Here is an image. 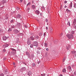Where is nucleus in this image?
Wrapping results in <instances>:
<instances>
[{
	"label": "nucleus",
	"mask_w": 76,
	"mask_h": 76,
	"mask_svg": "<svg viewBox=\"0 0 76 76\" xmlns=\"http://www.w3.org/2000/svg\"><path fill=\"white\" fill-rule=\"evenodd\" d=\"M66 36L69 39H71V38L73 39V35L71 34H67Z\"/></svg>",
	"instance_id": "nucleus-1"
},
{
	"label": "nucleus",
	"mask_w": 76,
	"mask_h": 76,
	"mask_svg": "<svg viewBox=\"0 0 76 76\" xmlns=\"http://www.w3.org/2000/svg\"><path fill=\"white\" fill-rule=\"evenodd\" d=\"M73 25H75L74 26V27L76 29V19H75L73 22Z\"/></svg>",
	"instance_id": "nucleus-2"
},
{
	"label": "nucleus",
	"mask_w": 76,
	"mask_h": 76,
	"mask_svg": "<svg viewBox=\"0 0 76 76\" xmlns=\"http://www.w3.org/2000/svg\"><path fill=\"white\" fill-rule=\"evenodd\" d=\"M71 53L73 55L74 57H76V51H72Z\"/></svg>",
	"instance_id": "nucleus-3"
},
{
	"label": "nucleus",
	"mask_w": 76,
	"mask_h": 76,
	"mask_svg": "<svg viewBox=\"0 0 76 76\" xmlns=\"http://www.w3.org/2000/svg\"><path fill=\"white\" fill-rule=\"evenodd\" d=\"M33 44L34 45V46L37 47L38 46V42H33Z\"/></svg>",
	"instance_id": "nucleus-4"
},
{
	"label": "nucleus",
	"mask_w": 76,
	"mask_h": 76,
	"mask_svg": "<svg viewBox=\"0 0 76 76\" xmlns=\"http://www.w3.org/2000/svg\"><path fill=\"white\" fill-rule=\"evenodd\" d=\"M65 23L66 25H68V26H70V22L69 21H66L65 22Z\"/></svg>",
	"instance_id": "nucleus-5"
},
{
	"label": "nucleus",
	"mask_w": 76,
	"mask_h": 76,
	"mask_svg": "<svg viewBox=\"0 0 76 76\" xmlns=\"http://www.w3.org/2000/svg\"><path fill=\"white\" fill-rule=\"evenodd\" d=\"M31 40L30 39V38H28L27 41V44H28V45H30V44H31Z\"/></svg>",
	"instance_id": "nucleus-6"
},
{
	"label": "nucleus",
	"mask_w": 76,
	"mask_h": 76,
	"mask_svg": "<svg viewBox=\"0 0 76 76\" xmlns=\"http://www.w3.org/2000/svg\"><path fill=\"white\" fill-rule=\"evenodd\" d=\"M13 32L15 34H18V33H19V31L17 30H14Z\"/></svg>",
	"instance_id": "nucleus-7"
},
{
	"label": "nucleus",
	"mask_w": 76,
	"mask_h": 76,
	"mask_svg": "<svg viewBox=\"0 0 76 76\" xmlns=\"http://www.w3.org/2000/svg\"><path fill=\"white\" fill-rule=\"evenodd\" d=\"M8 46H9V45H8V44H6L4 45H3V47L4 48H6L7 47H8Z\"/></svg>",
	"instance_id": "nucleus-8"
},
{
	"label": "nucleus",
	"mask_w": 76,
	"mask_h": 76,
	"mask_svg": "<svg viewBox=\"0 0 76 76\" xmlns=\"http://www.w3.org/2000/svg\"><path fill=\"white\" fill-rule=\"evenodd\" d=\"M50 33H53V28L52 27H50Z\"/></svg>",
	"instance_id": "nucleus-9"
},
{
	"label": "nucleus",
	"mask_w": 76,
	"mask_h": 76,
	"mask_svg": "<svg viewBox=\"0 0 76 76\" xmlns=\"http://www.w3.org/2000/svg\"><path fill=\"white\" fill-rule=\"evenodd\" d=\"M3 39L4 41H6L7 39V37L5 36H4L3 37Z\"/></svg>",
	"instance_id": "nucleus-10"
},
{
	"label": "nucleus",
	"mask_w": 76,
	"mask_h": 76,
	"mask_svg": "<svg viewBox=\"0 0 76 76\" xmlns=\"http://www.w3.org/2000/svg\"><path fill=\"white\" fill-rule=\"evenodd\" d=\"M30 38L31 39V40H34V38H35V37L31 36L30 37Z\"/></svg>",
	"instance_id": "nucleus-11"
},
{
	"label": "nucleus",
	"mask_w": 76,
	"mask_h": 76,
	"mask_svg": "<svg viewBox=\"0 0 76 76\" xmlns=\"http://www.w3.org/2000/svg\"><path fill=\"white\" fill-rule=\"evenodd\" d=\"M72 7V3L71 2L70 4L69 8L71 9Z\"/></svg>",
	"instance_id": "nucleus-12"
},
{
	"label": "nucleus",
	"mask_w": 76,
	"mask_h": 76,
	"mask_svg": "<svg viewBox=\"0 0 76 76\" xmlns=\"http://www.w3.org/2000/svg\"><path fill=\"white\" fill-rule=\"evenodd\" d=\"M36 13L38 14H39V11L38 10H37L36 11Z\"/></svg>",
	"instance_id": "nucleus-13"
},
{
	"label": "nucleus",
	"mask_w": 76,
	"mask_h": 76,
	"mask_svg": "<svg viewBox=\"0 0 76 76\" xmlns=\"http://www.w3.org/2000/svg\"><path fill=\"white\" fill-rule=\"evenodd\" d=\"M67 69L70 70L71 69V67L70 66H68L67 67Z\"/></svg>",
	"instance_id": "nucleus-14"
},
{
	"label": "nucleus",
	"mask_w": 76,
	"mask_h": 76,
	"mask_svg": "<svg viewBox=\"0 0 76 76\" xmlns=\"http://www.w3.org/2000/svg\"><path fill=\"white\" fill-rule=\"evenodd\" d=\"M66 12H68V13H70V11L69 10V9H67L66 10Z\"/></svg>",
	"instance_id": "nucleus-15"
},
{
	"label": "nucleus",
	"mask_w": 76,
	"mask_h": 76,
	"mask_svg": "<svg viewBox=\"0 0 76 76\" xmlns=\"http://www.w3.org/2000/svg\"><path fill=\"white\" fill-rule=\"evenodd\" d=\"M26 54L27 55V56H29V53L28 52H26Z\"/></svg>",
	"instance_id": "nucleus-16"
},
{
	"label": "nucleus",
	"mask_w": 76,
	"mask_h": 76,
	"mask_svg": "<svg viewBox=\"0 0 76 76\" xmlns=\"http://www.w3.org/2000/svg\"><path fill=\"white\" fill-rule=\"evenodd\" d=\"M5 72L6 73V75H7V74L8 73V72H7V69H6V70H5Z\"/></svg>",
	"instance_id": "nucleus-17"
},
{
	"label": "nucleus",
	"mask_w": 76,
	"mask_h": 76,
	"mask_svg": "<svg viewBox=\"0 0 76 76\" xmlns=\"http://www.w3.org/2000/svg\"><path fill=\"white\" fill-rule=\"evenodd\" d=\"M32 7L33 9H35V5H33L32 6Z\"/></svg>",
	"instance_id": "nucleus-18"
},
{
	"label": "nucleus",
	"mask_w": 76,
	"mask_h": 76,
	"mask_svg": "<svg viewBox=\"0 0 76 76\" xmlns=\"http://www.w3.org/2000/svg\"><path fill=\"white\" fill-rule=\"evenodd\" d=\"M35 38H36V39H38V38H39L38 36H35Z\"/></svg>",
	"instance_id": "nucleus-19"
},
{
	"label": "nucleus",
	"mask_w": 76,
	"mask_h": 76,
	"mask_svg": "<svg viewBox=\"0 0 76 76\" xmlns=\"http://www.w3.org/2000/svg\"><path fill=\"white\" fill-rule=\"evenodd\" d=\"M66 69H64L62 70V72H66Z\"/></svg>",
	"instance_id": "nucleus-20"
},
{
	"label": "nucleus",
	"mask_w": 76,
	"mask_h": 76,
	"mask_svg": "<svg viewBox=\"0 0 76 76\" xmlns=\"http://www.w3.org/2000/svg\"><path fill=\"white\" fill-rule=\"evenodd\" d=\"M21 17V15H20L19 14L18 15V18H20Z\"/></svg>",
	"instance_id": "nucleus-21"
},
{
	"label": "nucleus",
	"mask_w": 76,
	"mask_h": 76,
	"mask_svg": "<svg viewBox=\"0 0 76 76\" xmlns=\"http://www.w3.org/2000/svg\"><path fill=\"white\" fill-rule=\"evenodd\" d=\"M4 76V74L3 73H1L0 74V76Z\"/></svg>",
	"instance_id": "nucleus-22"
},
{
	"label": "nucleus",
	"mask_w": 76,
	"mask_h": 76,
	"mask_svg": "<svg viewBox=\"0 0 76 76\" xmlns=\"http://www.w3.org/2000/svg\"><path fill=\"white\" fill-rule=\"evenodd\" d=\"M11 49L12 51H16V50H15V49H14L13 48H11Z\"/></svg>",
	"instance_id": "nucleus-23"
},
{
	"label": "nucleus",
	"mask_w": 76,
	"mask_h": 76,
	"mask_svg": "<svg viewBox=\"0 0 76 76\" xmlns=\"http://www.w3.org/2000/svg\"><path fill=\"white\" fill-rule=\"evenodd\" d=\"M0 32H3V29H2V28L0 29Z\"/></svg>",
	"instance_id": "nucleus-24"
},
{
	"label": "nucleus",
	"mask_w": 76,
	"mask_h": 76,
	"mask_svg": "<svg viewBox=\"0 0 76 76\" xmlns=\"http://www.w3.org/2000/svg\"><path fill=\"white\" fill-rule=\"evenodd\" d=\"M12 31V28H10L8 30V31Z\"/></svg>",
	"instance_id": "nucleus-25"
},
{
	"label": "nucleus",
	"mask_w": 76,
	"mask_h": 76,
	"mask_svg": "<svg viewBox=\"0 0 76 76\" xmlns=\"http://www.w3.org/2000/svg\"><path fill=\"white\" fill-rule=\"evenodd\" d=\"M33 46H34L33 45V44H31V45H30L31 48H32Z\"/></svg>",
	"instance_id": "nucleus-26"
},
{
	"label": "nucleus",
	"mask_w": 76,
	"mask_h": 76,
	"mask_svg": "<svg viewBox=\"0 0 76 76\" xmlns=\"http://www.w3.org/2000/svg\"><path fill=\"white\" fill-rule=\"evenodd\" d=\"M30 4H31V3L29 2L28 3V4H27V6H29V5H30Z\"/></svg>",
	"instance_id": "nucleus-27"
},
{
	"label": "nucleus",
	"mask_w": 76,
	"mask_h": 76,
	"mask_svg": "<svg viewBox=\"0 0 76 76\" xmlns=\"http://www.w3.org/2000/svg\"><path fill=\"white\" fill-rule=\"evenodd\" d=\"M45 47H47V44L46 43H45Z\"/></svg>",
	"instance_id": "nucleus-28"
},
{
	"label": "nucleus",
	"mask_w": 76,
	"mask_h": 76,
	"mask_svg": "<svg viewBox=\"0 0 76 76\" xmlns=\"http://www.w3.org/2000/svg\"><path fill=\"white\" fill-rule=\"evenodd\" d=\"M65 60H66V58H64L63 59V62H64V61H65Z\"/></svg>",
	"instance_id": "nucleus-29"
},
{
	"label": "nucleus",
	"mask_w": 76,
	"mask_h": 76,
	"mask_svg": "<svg viewBox=\"0 0 76 76\" xmlns=\"http://www.w3.org/2000/svg\"><path fill=\"white\" fill-rule=\"evenodd\" d=\"M71 32L72 34H74V31H72Z\"/></svg>",
	"instance_id": "nucleus-30"
},
{
	"label": "nucleus",
	"mask_w": 76,
	"mask_h": 76,
	"mask_svg": "<svg viewBox=\"0 0 76 76\" xmlns=\"http://www.w3.org/2000/svg\"><path fill=\"white\" fill-rule=\"evenodd\" d=\"M33 66H35V63H33L32 64Z\"/></svg>",
	"instance_id": "nucleus-31"
},
{
	"label": "nucleus",
	"mask_w": 76,
	"mask_h": 76,
	"mask_svg": "<svg viewBox=\"0 0 76 76\" xmlns=\"http://www.w3.org/2000/svg\"><path fill=\"white\" fill-rule=\"evenodd\" d=\"M74 7H76V4H74Z\"/></svg>",
	"instance_id": "nucleus-32"
},
{
	"label": "nucleus",
	"mask_w": 76,
	"mask_h": 76,
	"mask_svg": "<svg viewBox=\"0 0 76 76\" xmlns=\"http://www.w3.org/2000/svg\"><path fill=\"white\" fill-rule=\"evenodd\" d=\"M25 68H23L22 69V70H25Z\"/></svg>",
	"instance_id": "nucleus-33"
},
{
	"label": "nucleus",
	"mask_w": 76,
	"mask_h": 76,
	"mask_svg": "<svg viewBox=\"0 0 76 76\" xmlns=\"http://www.w3.org/2000/svg\"><path fill=\"white\" fill-rule=\"evenodd\" d=\"M74 75L76 76V72H75L74 73Z\"/></svg>",
	"instance_id": "nucleus-34"
},
{
	"label": "nucleus",
	"mask_w": 76,
	"mask_h": 76,
	"mask_svg": "<svg viewBox=\"0 0 76 76\" xmlns=\"http://www.w3.org/2000/svg\"><path fill=\"white\" fill-rule=\"evenodd\" d=\"M10 22L11 23H13V20H11Z\"/></svg>",
	"instance_id": "nucleus-35"
},
{
	"label": "nucleus",
	"mask_w": 76,
	"mask_h": 76,
	"mask_svg": "<svg viewBox=\"0 0 76 76\" xmlns=\"http://www.w3.org/2000/svg\"><path fill=\"white\" fill-rule=\"evenodd\" d=\"M3 52H5L6 51V50L5 49H4L3 50Z\"/></svg>",
	"instance_id": "nucleus-36"
},
{
	"label": "nucleus",
	"mask_w": 76,
	"mask_h": 76,
	"mask_svg": "<svg viewBox=\"0 0 76 76\" xmlns=\"http://www.w3.org/2000/svg\"><path fill=\"white\" fill-rule=\"evenodd\" d=\"M16 9H17V10H19V8L18 7H17L16 8Z\"/></svg>",
	"instance_id": "nucleus-37"
},
{
	"label": "nucleus",
	"mask_w": 76,
	"mask_h": 76,
	"mask_svg": "<svg viewBox=\"0 0 76 76\" xmlns=\"http://www.w3.org/2000/svg\"><path fill=\"white\" fill-rule=\"evenodd\" d=\"M20 2H21V3H22V1H23V0H20Z\"/></svg>",
	"instance_id": "nucleus-38"
},
{
	"label": "nucleus",
	"mask_w": 76,
	"mask_h": 76,
	"mask_svg": "<svg viewBox=\"0 0 76 76\" xmlns=\"http://www.w3.org/2000/svg\"><path fill=\"white\" fill-rule=\"evenodd\" d=\"M46 50L47 51H48V50H49L48 49V48H47L46 49Z\"/></svg>",
	"instance_id": "nucleus-39"
},
{
	"label": "nucleus",
	"mask_w": 76,
	"mask_h": 76,
	"mask_svg": "<svg viewBox=\"0 0 76 76\" xmlns=\"http://www.w3.org/2000/svg\"><path fill=\"white\" fill-rule=\"evenodd\" d=\"M13 65H14V66H15V62L13 63Z\"/></svg>",
	"instance_id": "nucleus-40"
},
{
	"label": "nucleus",
	"mask_w": 76,
	"mask_h": 76,
	"mask_svg": "<svg viewBox=\"0 0 76 76\" xmlns=\"http://www.w3.org/2000/svg\"><path fill=\"white\" fill-rule=\"evenodd\" d=\"M30 9V8L28 7V10H29Z\"/></svg>",
	"instance_id": "nucleus-41"
},
{
	"label": "nucleus",
	"mask_w": 76,
	"mask_h": 76,
	"mask_svg": "<svg viewBox=\"0 0 76 76\" xmlns=\"http://www.w3.org/2000/svg\"><path fill=\"white\" fill-rule=\"evenodd\" d=\"M25 27L26 28H27V26L26 25L25 26Z\"/></svg>",
	"instance_id": "nucleus-42"
},
{
	"label": "nucleus",
	"mask_w": 76,
	"mask_h": 76,
	"mask_svg": "<svg viewBox=\"0 0 76 76\" xmlns=\"http://www.w3.org/2000/svg\"><path fill=\"white\" fill-rule=\"evenodd\" d=\"M64 3H67V1H64Z\"/></svg>",
	"instance_id": "nucleus-43"
},
{
	"label": "nucleus",
	"mask_w": 76,
	"mask_h": 76,
	"mask_svg": "<svg viewBox=\"0 0 76 76\" xmlns=\"http://www.w3.org/2000/svg\"><path fill=\"white\" fill-rule=\"evenodd\" d=\"M8 19V17H6V18H5L6 19Z\"/></svg>",
	"instance_id": "nucleus-44"
},
{
	"label": "nucleus",
	"mask_w": 76,
	"mask_h": 76,
	"mask_svg": "<svg viewBox=\"0 0 76 76\" xmlns=\"http://www.w3.org/2000/svg\"><path fill=\"white\" fill-rule=\"evenodd\" d=\"M64 7H65V8H66L67 7V6L65 5V6H64Z\"/></svg>",
	"instance_id": "nucleus-45"
},
{
	"label": "nucleus",
	"mask_w": 76,
	"mask_h": 76,
	"mask_svg": "<svg viewBox=\"0 0 76 76\" xmlns=\"http://www.w3.org/2000/svg\"><path fill=\"white\" fill-rule=\"evenodd\" d=\"M61 36L62 35H63V33H61Z\"/></svg>",
	"instance_id": "nucleus-46"
},
{
	"label": "nucleus",
	"mask_w": 76,
	"mask_h": 76,
	"mask_svg": "<svg viewBox=\"0 0 76 76\" xmlns=\"http://www.w3.org/2000/svg\"><path fill=\"white\" fill-rule=\"evenodd\" d=\"M46 29H48V27H46Z\"/></svg>",
	"instance_id": "nucleus-47"
},
{
	"label": "nucleus",
	"mask_w": 76,
	"mask_h": 76,
	"mask_svg": "<svg viewBox=\"0 0 76 76\" xmlns=\"http://www.w3.org/2000/svg\"><path fill=\"white\" fill-rule=\"evenodd\" d=\"M68 47L70 48L71 47H70V45H69V46Z\"/></svg>",
	"instance_id": "nucleus-48"
},
{
	"label": "nucleus",
	"mask_w": 76,
	"mask_h": 76,
	"mask_svg": "<svg viewBox=\"0 0 76 76\" xmlns=\"http://www.w3.org/2000/svg\"><path fill=\"white\" fill-rule=\"evenodd\" d=\"M41 75L42 76H44V75H43V74H41Z\"/></svg>",
	"instance_id": "nucleus-49"
},
{
	"label": "nucleus",
	"mask_w": 76,
	"mask_h": 76,
	"mask_svg": "<svg viewBox=\"0 0 76 76\" xmlns=\"http://www.w3.org/2000/svg\"><path fill=\"white\" fill-rule=\"evenodd\" d=\"M23 64H25V65H26V64L25 63H24Z\"/></svg>",
	"instance_id": "nucleus-50"
},
{
	"label": "nucleus",
	"mask_w": 76,
	"mask_h": 76,
	"mask_svg": "<svg viewBox=\"0 0 76 76\" xmlns=\"http://www.w3.org/2000/svg\"><path fill=\"white\" fill-rule=\"evenodd\" d=\"M46 22H48V20H46Z\"/></svg>",
	"instance_id": "nucleus-51"
},
{
	"label": "nucleus",
	"mask_w": 76,
	"mask_h": 76,
	"mask_svg": "<svg viewBox=\"0 0 76 76\" xmlns=\"http://www.w3.org/2000/svg\"><path fill=\"white\" fill-rule=\"evenodd\" d=\"M41 33L39 34V36H40V35H41Z\"/></svg>",
	"instance_id": "nucleus-52"
},
{
	"label": "nucleus",
	"mask_w": 76,
	"mask_h": 76,
	"mask_svg": "<svg viewBox=\"0 0 76 76\" xmlns=\"http://www.w3.org/2000/svg\"><path fill=\"white\" fill-rule=\"evenodd\" d=\"M44 36H45V33H44Z\"/></svg>",
	"instance_id": "nucleus-53"
},
{
	"label": "nucleus",
	"mask_w": 76,
	"mask_h": 76,
	"mask_svg": "<svg viewBox=\"0 0 76 76\" xmlns=\"http://www.w3.org/2000/svg\"><path fill=\"white\" fill-rule=\"evenodd\" d=\"M72 67H73L74 66V65H73L72 66Z\"/></svg>",
	"instance_id": "nucleus-54"
},
{
	"label": "nucleus",
	"mask_w": 76,
	"mask_h": 76,
	"mask_svg": "<svg viewBox=\"0 0 76 76\" xmlns=\"http://www.w3.org/2000/svg\"><path fill=\"white\" fill-rule=\"evenodd\" d=\"M60 76H63V75H61Z\"/></svg>",
	"instance_id": "nucleus-55"
},
{
	"label": "nucleus",
	"mask_w": 76,
	"mask_h": 76,
	"mask_svg": "<svg viewBox=\"0 0 76 76\" xmlns=\"http://www.w3.org/2000/svg\"><path fill=\"white\" fill-rule=\"evenodd\" d=\"M66 49H67V50H69V48H66Z\"/></svg>",
	"instance_id": "nucleus-56"
},
{
	"label": "nucleus",
	"mask_w": 76,
	"mask_h": 76,
	"mask_svg": "<svg viewBox=\"0 0 76 76\" xmlns=\"http://www.w3.org/2000/svg\"><path fill=\"white\" fill-rule=\"evenodd\" d=\"M43 75H44V76H45V74H44Z\"/></svg>",
	"instance_id": "nucleus-57"
},
{
	"label": "nucleus",
	"mask_w": 76,
	"mask_h": 76,
	"mask_svg": "<svg viewBox=\"0 0 76 76\" xmlns=\"http://www.w3.org/2000/svg\"><path fill=\"white\" fill-rule=\"evenodd\" d=\"M31 73H30V75H31Z\"/></svg>",
	"instance_id": "nucleus-58"
},
{
	"label": "nucleus",
	"mask_w": 76,
	"mask_h": 76,
	"mask_svg": "<svg viewBox=\"0 0 76 76\" xmlns=\"http://www.w3.org/2000/svg\"><path fill=\"white\" fill-rule=\"evenodd\" d=\"M47 56V55H46V56Z\"/></svg>",
	"instance_id": "nucleus-59"
},
{
	"label": "nucleus",
	"mask_w": 76,
	"mask_h": 76,
	"mask_svg": "<svg viewBox=\"0 0 76 76\" xmlns=\"http://www.w3.org/2000/svg\"><path fill=\"white\" fill-rule=\"evenodd\" d=\"M7 76H9V75H7Z\"/></svg>",
	"instance_id": "nucleus-60"
},
{
	"label": "nucleus",
	"mask_w": 76,
	"mask_h": 76,
	"mask_svg": "<svg viewBox=\"0 0 76 76\" xmlns=\"http://www.w3.org/2000/svg\"><path fill=\"white\" fill-rule=\"evenodd\" d=\"M0 5H1V4H0Z\"/></svg>",
	"instance_id": "nucleus-61"
}]
</instances>
